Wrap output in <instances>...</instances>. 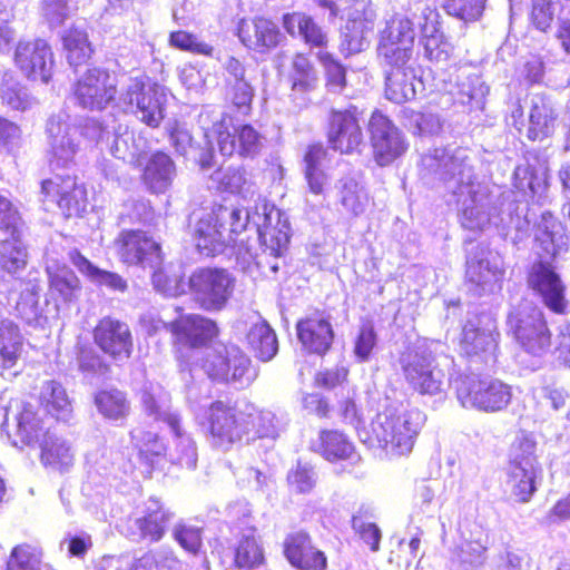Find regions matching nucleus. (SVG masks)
<instances>
[{"mask_svg": "<svg viewBox=\"0 0 570 570\" xmlns=\"http://www.w3.org/2000/svg\"><path fill=\"white\" fill-rule=\"evenodd\" d=\"M40 400L46 412L57 421L68 422L72 417L71 402L60 383L46 382L41 387Z\"/></svg>", "mask_w": 570, "mask_h": 570, "instance_id": "obj_38", "label": "nucleus"}, {"mask_svg": "<svg viewBox=\"0 0 570 570\" xmlns=\"http://www.w3.org/2000/svg\"><path fill=\"white\" fill-rule=\"evenodd\" d=\"M24 223L17 206L0 195V232L6 236H21Z\"/></svg>", "mask_w": 570, "mask_h": 570, "instance_id": "obj_51", "label": "nucleus"}, {"mask_svg": "<svg viewBox=\"0 0 570 570\" xmlns=\"http://www.w3.org/2000/svg\"><path fill=\"white\" fill-rule=\"evenodd\" d=\"M2 426L10 431L14 430V446L39 444L46 434L50 431L46 430L42 421L38 417L31 404L16 400L4 410V420Z\"/></svg>", "mask_w": 570, "mask_h": 570, "instance_id": "obj_20", "label": "nucleus"}, {"mask_svg": "<svg viewBox=\"0 0 570 570\" xmlns=\"http://www.w3.org/2000/svg\"><path fill=\"white\" fill-rule=\"evenodd\" d=\"M414 38H381L377 46L379 56L391 69L407 68L412 56Z\"/></svg>", "mask_w": 570, "mask_h": 570, "instance_id": "obj_40", "label": "nucleus"}, {"mask_svg": "<svg viewBox=\"0 0 570 570\" xmlns=\"http://www.w3.org/2000/svg\"><path fill=\"white\" fill-rule=\"evenodd\" d=\"M374 156L380 166H385L401 156L406 145L400 130L381 111H374L368 122Z\"/></svg>", "mask_w": 570, "mask_h": 570, "instance_id": "obj_24", "label": "nucleus"}, {"mask_svg": "<svg viewBox=\"0 0 570 570\" xmlns=\"http://www.w3.org/2000/svg\"><path fill=\"white\" fill-rule=\"evenodd\" d=\"M193 237L198 252L204 256L225 254L232 234H238L253 224L261 243L269 254L278 257L289 243V223L287 216L267 203L256 206L254 213L225 205L212 210L194 213Z\"/></svg>", "mask_w": 570, "mask_h": 570, "instance_id": "obj_2", "label": "nucleus"}, {"mask_svg": "<svg viewBox=\"0 0 570 570\" xmlns=\"http://www.w3.org/2000/svg\"><path fill=\"white\" fill-rule=\"evenodd\" d=\"M287 482L292 491L296 493H308L317 482V473L307 463L298 462L287 474Z\"/></svg>", "mask_w": 570, "mask_h": 570, "instance_id": "obj_54", "label": "nucleus"}, {"mask_svg": "<svg viewBox=\"0 0 570 570\" xmlns=\"http://www.w3.org/2000/svg\"><path fill=\"white\" fill-rule=\"evenodd\" d=\"M264 560L263 549L255 535V529H247L235 551V563L238 568L253 569Z\"/></svg>", "mask_w": 570, "mask_h": 570, "instance_id": "obj_47", "label": "nucleus"}, {"mask_svg": "<svg viewBox=\"0 0 570 570\" xmlns=\"http://www.w3.org/2000/svg\"><path fill=\"white\" fill-rule=\"evenodd\" d=\"M2 101L17 110L29 107L30 100L27 89L13 79H6L1 87Z\"/></svg>", "mask_w": 570, "mask_h": 570, "instance_id": "obj_60", "label": "nucleus"}, {"mask_svg": "<svg viewBox=\"0 0 570 570\" xmlns=\"http://www.w3.org/2000/svg\"><path fill=\"white\" fill-rule=\"evenodd\" d=\"M401 363L406 382L415 391L429 395L442 391L444 373L436 366L430 351L416 347L405 354Z\"/></svg>", "mask_w": 570, "mask_h": 570, "instance_id": "obj_16", "label": "nucleus"}, {"mask_svg": "<svg viewBox=\"0 0 570 570\" xmlns=\"http://www.w3.org/2000/svg\"><path fill=\"white\" fill-rule=\"evenodd\" d=\"M442 120L439 115L433 112H412L409 120L410 129L413 134L421 136L438 135L442 129Z\"/></svg>", "mask_w": 570, "mask_h": 570, "instance_id": "obj_61", "label": "nucleus"}, {"mask_svg": "<svg viewBox=\"0 0 570 570\" xmlns=\"http://www.w3.org/2000/svg\"><path fill=\"white\" fill-rule=\"evenodd\" d=\"M420 174L426 184L443 183L456 197L461 225L465 229L483 230L493 225L503 234L515 229L519 238L528 233V197L534 196L538 181L529 165L515 167V191L498 195L488 185L475 180L471 153L465 148H435L423 155Z\"/></svg>", "mask_w": 570, "mask_h": 570, "instance_id": "obj_1", "label": "nucleus"}, {"mask_svg": "<svg viewBox=\"0 0 570 570\" xmlns=\"http://www.w3.org/2000/svg\"><path fill=\"white\" fill-rule=\"evenodd\" d=\"M250 410V403L243 407L230 405L224 401L210 403L205 412V422H203L210 445L227 451L246 438Z\"/></svg>", "mask_w": 570, "mask_h": 570, "instance_id": "obj_8", "label": "nucleus"}, {"mask_svg": "<svg viewBox=\"0 0 570 570\" xmlns=\"http://www.w3.org/2000/svg\"><path fill=\"white\" fill-rule=\"evenodd\" d=\"M173 535L179 546L187 552L197 554L202 548V529L187 522H179L174 527Z\"/></svg>", "mask_w": 570, "mask_h": 570, "instance_id": "obj_56", "label": "nucleus"}, {"mask_svg": "<svg viewBox=\"0 0 570 570\" xmlns=\"http://www.w3.org/2000/svg\"><path fill=\"white\" fill-rule=\"evenodd\" d=\"M174 513L157 498L150 497L141 509V514L128 521L127 535L132 541L158 542L164 537Z\"/></svg>", "mask_w": 570, "mask_h": 570, "instance_id": "obj_21", "label": "nucleus"}, {"mask_svg": "<svg viewBox=\"0 0 570 570\" xmlns=\"http://www.w3.org/2000/svg\"><path fill=\"white\" fill-rule=\"evenodd\" d=\"M376 343L377 336L373 325L370 323L363 324L360 327L354 341L353 352L357 362H367L371 357L374 347L376 346Z\"/></svg>", "mask_w": 570, "mask_h": 570, "instance_id": "obj_59", "label": "nucleus"}, {"mask_svg": "<svg viewBox=\"0 0 570 570\" xmlns=\"http://www.w3.org/2000/svg\"><path fill=\"white\" fill-rule=\"evenodd\" d=\"M116 244L119 257L126 264L139 265L142 268H156L161 265L160 245L145 232L125 230Z\"/></svg>", "mask_w": 570, "mask_h": 570, "instance_id": "obj_23", "label": "nucleus"}, {"mask_svg": "<svg viewBox=\"0 0 570 570\" xmlns=\"http://www.w3.org/2000/svg\"><path fill=\"white\" fill-rule=\"evenodd\" d=\"M180 356L195 360L188 373L191 379L197 371L203 370L208 377L216 381L248 384L252 380L250 361L236 345H218L196 355H184L180 352Z\"/></svg>", "mask_w": 570, "mask_h": 570, "instance_id": "obj_7", "label": "nucleus"}, {"mask_svg": "<svg viewBox=\"0 0 570 570\" xmlns=\"http://www.w3.org/2000/svg\"><path fill=\"white\" fill-rule=\"evenodd\" d=\"M537 442L529 434L515 438L509 451L507 484L518 502L531 500L542 480V468L535 455Z\"/></svg>", "mask_w": 570, "mask_h": 570, "instance_id": "obj_6", "label": "nucleus"}, {"mask_svg": "<svg viewBox=\"0 0 570 570\" xmlns=\"http://www.w3.org/2000/svg\"><path fill=\"white\" fill-rule=\"evenodd\" d=\"M46 131L51 165L68 167L79 150V127L67 112L60 111L48 119Z\"/></svg>", "mask_w": 570, "mask_h": 570, "instance_id": "obj_15", "label": "nucleus"}, {"mask_svg": "<svg viewBox=\"0 0 570 570\" xmlns=\"http://www.w3.org/2000/svg\"><path fill=\"white\" fill-rule=\"evenodd\" d=\"M204 137L208 139V142L212 138H216L220 154L227 157L234 154L253 157L262 147V137L250 125L239 126L230 132L223 118L215 121L210 129H205Z\"/></svg>", "mask_w": 570, "mask_h": 570, "instance_id": "obj_18", "label": "nucleus"}, {"mask_svg": "<svg viewBox=\"0 0 570 570\" xmlns=\"http://www.w3.org/2000/svg\"><path fill=\"white\" fill-rule=\"evenodd\" d=\"M283 27L289 36H317L320 33V28L314 19L301 11L285 13Z\"/></svg>", "mask_w": 570, "mask_h": 570, "instance_id": "obj_53", "label": "nucleus"}, {"mask_svg": "<svg viewBox=\"0 0 570 570\" xmlns=\"http://www.w3.org/2000/svg\"><path fill=\"white\" fill-rule=\"evenodd\" d=\"M14 61L29 79L45 83L51 79L53 53L45 38H22L16 46Z\"/></svg>", "mask_w": 570, "mask_h": 570, "instance_id": "obj_19", "label": "nucleus"}, {"mask_svg": "<svg viewBox=\"0 0 570 570\" xmlns=\"http://www.w3.org/2000/svg\"><path fill=\"white\" fill-rule=\"evenodd\" d=\"M176 174L171 157L164 151H156L145 165L142 181L151 193L164 194L173 185Z\"/></svg>", "mask_w": 570, "mask_h": 570, "instance_id": "obj_33", "label": "nucleus"}, {"mask_svg": "<svg viewBox=\"0 0 570 570\" xmlns=\"http://www.w3.org/2000/svg\"><path fill=\"white\" fill-rule=\"evenodd\" d=\"M39 445L41 462L45 465L60 472H65L73 465L75 451L67 440L50 432L45 435Z\"/></svg>", "mask_w": 570, "mask_h": 570, "instance_id": "obj_35", "label": "nucleus"}, {"mask_svg": "<svg viewBox=\"0 0 570 570\" xmlns=\"http://www.w3.org/2000/svg\"><path fill=\"white\" fill-rule=\"evenodd\" d=\"M489 544V530L473 522L468 533L462 532L460 544L452 550V560L460 570H480L488 560Z\"/></svg>", "mask_w": 570, "mask_h": 570, "instance_id": "obj_27", "label": "nucleus"}, {"mask_svg": "<svg viewBox=\"0 0 570 570\" xmlns=\"http://www.w3.org/2000/svg\"><path fill=\"white\" fill-rule=\"evenodd\" d=\"M41 193L57 203L66 216H80L87 209V191L71 176H55L42 181Z\"/></svg>", "mask_w": 570, "mask_h": 570, "instance_id": "obj_26", "label": "nucleus"}, {"mask_svg": "<svg viewBox=\"0 0 570 570\" xmlns=\"http://www.w3.org/2000/svg\"><path fill=\"white\" fill-rule=\"evenodd\" d=\"M69 258L70 262L78 268V271L87 276L92 283L121 293L127 289V281L124 279L119 274L98 268L79 252H70Z\"/></svg>", "mask_w": 570, "mask_h": 570, "instance_id": "obj_37", "label": "nucleus"}, {"mask_svg": "<svg viewBox=\"0 0 570 570\" xmlns=\"http://www.w3.org/2000/svg\"><path fill=\"white\" fill-rule=\"evenodd\" d=\"M425 422V415L417 409L395 412L391 409L377 413L371 423V431L379 445L392 454H409Z\"/></svg>", "mask_w": 570, "mask_h": 570, "instance_id": "obj_5", "label": "nucleus"}, {"mask_svg": "<svg viewBox=\"0 0 570 570\" xmlns=\"http://www.w3.org/2000/svg\"><path fill=\"white\" fill-rule=\"evenodd\" d=\"M39 558L29 546L16 547L7 562V570H38Z\"/></svg>", "mask_w": 570, "mask_h": 570, "instance_id": "obj_62", "label": "nucleus"}, {"mask_svg": "<svg viewBox=\"0 0 570 570\" xmlns=\"http://www.w3.org/2000/svg\"><path fill=\"white\" fill-rule=\"evenodd\" d=\"M144 149L145 142L140 137L136 138L134 132L127 129L116 132L110 146V153L114 157L129 164L138 163Z\"/></svg>", "mask_w": 570, "mask_h": 570, "instance_id": "obj_48", "label": "nucleus"}, {"mask_svg": "<svg viewBox=\"0 0 570 570\" xmlns=\"http://www.w3.org/2000/svg\"><path fill=\"white\" fill-rule=\"evenodd\" d=\"M66 58L73 68L86 63L92 52V46L88 38H62Z\"/></svg>", "mask_w": 570, "mask_h": 570, "instance_id": "obj_57", "label": "nucleus"}, {"mask_svg": "<svg viewBox=\"0 0 570 570\" xmlns=\"http://www.w3.org/2000/svg\"><path fill=\"white\" fill-rule=\"evenodd\" d=\"M385 86L386 98L395 104L412 100L424 91L423 80L412 67L387 71Z\"/></svg>", "mask_w": 570, "mask_h": 570, "instance_id": "obj_32", "label": "nucleus"}, {"mask_svg": "<svg viewBox=\"0 0 570 570\" xmlns=\"http://www.w3.org/2000/svg\"><path fill=\"white\" fill-rule=\"evenodd\" d=\"M336 188L342 206L354 216L364 213L368 197L363 185L354 176H346L338 180Z\"/></svg>", "mask_w": 570, "mask_h": 570, "instance_id": "obj_42", "label": "nucleus"}, {"mask_svg": "<svg viewBox=\"0 0 570 570\" xmlns=\"http://www.w3.org/2000/svg\"><path fill=\"white\" fill-rule=\"evenodd\" d=\"M189 288L195 302L205 311L223 309L235 288V278L224 268H196L189 277Z\"/></svg>", "mask_w": 570, "mask_h": 570, "instance_id": "obj_13", "label": "nucleus"}, {"mask_svg": "<svg viewBox=\"0 0 570 570\" xmlns=\"http://www.w3.org/2000/svg\"><path fill=\"white\" fill-rule=\"evenodd\" d=\"M500 333L495 318L489 313L469 317L463 325L460 351L472 363L497 361Z\"/></svg>", "mask_w": 570, "mask_h": 570, "instance_id": "obj_12", "label": "nucleus"}, {"mask_svg": "<svg viewBox=\"0 0 570 570\" xmlns=\"http://www.w3.org/2000/svg\"><path fill=\"white\" fill-rule=\"evenodd\" d=\"M507 332L531 355L542 356L551 348V333L543 312L529 302H523L509 312Z\"/></svg>", "mask_w": 570, "mask_h": 570, "instance_id": "obj_10", "label": "nucleus"}, {"mask_svg": "<svg viewBox=\"0 0 570 570\" xmlns=\"http://www.w3.org/2000/svg\"><path fill=\"white\" fill-rule=\"evenodd\" d=\"M503 277V261L498 254L481 247L469 254L466 281L473 295L483 296L500 291Z\"/></svg>", "mask_w": 570, "mask_h": 570, "instance_id": "obj_14", "label": "nucleus"}, {"mask_svg": "<svg viewBox=\"0 0 570 570\" xmlns=\"http://www.w3.org/2000/svg\"><path fill=\"white\" fill-rule=\"evenodd\" d=\"M49 282V291L53 298L63 303L72 302L80 292V282L75 272L67 265L58 263L48 264L46 267Z\"/></svg>", "mask_w": 570, "mask_h": 570, "instance_id": "obj_34", "label": "nucleus"}, {"mask_svg": "<svg viewBox=\"0 0 570 570\" xmlns=\"http://www.w3.org/2000/svg\"><path fill=\"white\" fill-rule=\"evenodd\" d=\"M77 362L79 370L85 374L104 375L108 371V365L90 346H79Z\"/></svg>", "mask_w": 570, "mask_h": 570, "instance_id": "obj_63", "label": "nucleus"}, {"mask_svg": "<svg viewBox=\"0 0 570 570\" xmlns=\"http://www.w3.org/2000/svg\"><path fill=\"white\" fill-rule=\"evenodd\" d=\"M175 344L187 348L190 355L199 354L198 347L205 346L218 334L216 323L198 314L180 315L168 324Z\"/></svg>", "mask_w": 570, "mask_h": 570, "instance_id": "obj_22", "label": "nucleus"}, {"mask_svg": "<svg viewBox=\"0 0 570 570\" xmlns=\"http://www.w3.org/2000/svg\"><path fill=\"white\" fill-rule=\"evenodd\" d=\"M325 157V150L322 146H309L304 156V174L308 189L314 195H322L327 184V175L321 167Z\"/></svg>", "mask_w": 570, "mask_h": 570, "instance_id": "obj_44", "label": "nucleus"}, {"mask_svg": "<svg viewBox=\"0 0 570 570\" xmlns=\"http://www.w3.org/2000/svg\"><path fill=\"white\" fill-rule=\"evenodd\" d=\"M116 81L108 70L88 69L72 86L73 98L81 108L102 110L115 98Z\"/></svg>", "mask_w": 570, "mask_h": 570, "instance_id": "obj_17", "label": "nucleus"}, {"mask_svg": "<svg viewBox=\"0 0 570 570\" xmlns=\"http://www.w3.org/2000/svg\"><path fill=\"white\" fill-rule=\"evenodd\" d=\"M223 190L247 197L253 194L252 183L242 168H228L216 178Z\"/></svg>", "mask_w": 570, "mask_h": 570, "instance_id": "obj_55", "label": "nucleus"}, {"mask_svg": "<svg viewBox=\"0 0 570 570\" xmlns=\"http://www.w3.org/2000/svg\"><path fill=\"white\" fill-rule=\"evenodd\" d=\"M248 435H246L247 440L258 439H276L282 429V422L269 410H258L254 404H252L250 415L248 417Z\"/></svg>", "mask_w": 570, "mask_h": 570, "instance_id": "obj_41", "label": "nucleus"}, {"mask_svg": "<svg viewBox=\"0 0 570 570\" xmlns=\"http://www.w3.org/2000/svg\"><path fill=\"white\" fill-rule=\"evenodd\" d=\"M445 11L465 22L479 20L485 8V0H444Z\"/></svg>", "mask_w": 570, "mask_h": 570, "instance_id": "obj_52", "label": "nucleus"}, {"mask_svg": "<svg viewBox=\"0 0 570 570\" xmlns=\"http://www.w3.org/2000/svg\"><path fill=\"white\" fill-rule=\"evenodd\" d=\"M297 337L309 353L324 355L334 340L331 316L325 311H315L296 325Z\"/></svg>", "mask_w": 570, "mask_h": 570, "instance_id": "obj_29", "label": "nucleus"}, {"mask_svg": "<svg viewBox=\"0 0 570 570\" xmlns=\"http://www.w3.org/2000/svg\"><path fill=\"white\" fill-rule=\"evenodd\" d=\"M94 338L101 351L112 358L122 361L130 357L132 338L126 323L106 316L96 325Z\"/></svg>", "mask_w": 570, "mask_h": 570, "instance_id": "obj_28", "label": "nucleus"}, {"mask_svg": "<svg viewBox=\"0 0 570 570\" xmlns=\"http://www.w3.org/2000/svg\"><path fill=\"white\" fill-rule=\"evenodd\" d=\"M556 120V111L549 99L544 96H534L532 98L530 111L529 138L535 140L547 137Z\"/></svg>", "mask_w": 570, "mask_h": 570, "instance_id": "obj_39", "label": "nucleus"}, {"mask_svg": "<svg viewBox=\"0 0 570 570\" xmlns=\"http://www.w3.org/2000/svg\"><path fill=\"white\" fill-rule=\"evenodd\" d=\"M28 263V250L21 240V236H7L0 239V293H6L12 287H21V273Z\"/></svg>", "mask_w": 570, "mask_h": 570, "instance_id": "obj_30", "label": "nucleus"}, {"mask_svg": "<svg viewBox=\"0 0 570 570\" xmlns=\"http://www.w3.org/2000/svg\"><path fill=\"white\" fill-rule=\"evenodd\" d=\"M352 528L372 551L379 550L382 534L375 523L366 521L361 515H353Z\"/></svg>", "mask_w": 570, "mask_h": 570, "instance_id": "obj_64", "label": "nucleus"}, {"mask_svg": "<svg viewBox=\"0 0 570 570\" xmlns=\"http://www.w3.org/2000/svg\"><path fill=\"white\" fill-rule=\"evenodd\" d=\"M315 548L312 544V540L308 534L304 532H297L287 537L285 541V556L292 566L302 563L312 549Z\"/></svg>", "mask_w": 570, "mask_h": 570, "instance_id": "obj_58", "label": "nucleus"}, {"mask_svg": "<svg viewBox=\"0 0 570 570\" xmlns=\"http://www.w3.org/2000/svg\"><path fill=\"white\" fill-rule=\"evenodd\" d=\"M292 89L294 91H309L316 86V72L311 65L309 60L303 56L297 55L292 63Z\"/></svg>", "mask_w": 570, "mask_h": 570, "instance_id": "obj_50", "label": "nucleus"}, {"mask_svg": "<svg viewBox=\"0 0 570 570\" xmlns=\"http://www.w3.org/2000/svg\"><path fill=\"white\" fill-rule=\"evenodd\" d=\"M456 82L453 83L450 79L441 78L442 86L436 85L438 90L444 91L453 97L454 102L461 105H469L472 109L483 108L485 96L489 94V88L481 79L473 76H456Z\"/></svg>", "mask_w": 570, "mask_h": 570, "instance_id": "obj_31", "label": "nucleus"}, {"mask_svg": "<svg viewBox=\"0 0 570 570\" xmlns=\"http://www.w3.org/2000/svg\"><path fill=\"white\" fill-rule=\"evenodd\" d=\"M23 346L18 325L9 318H0V371L16 366Z\"/></svg>", "mask_w": 570, "mask_h": 570, "instance_id": "obj_36", "label": "nucleus"}, {"mask_svg": "<svg viewBox=\"0 0 570 570\" xmlns=\"http://www.w3.org/2000/svg\"><path fill=\"white\" fill-rule=\"evenodd\" d=\"M456 399L465 409L485 413L505 410L512 400V386L499 379L476 374L459 375L453 381Z\"/></svg>", "mask_w": 570, "mask_h": 570, "instance_id": "obj_9", "label": "nucleus"}, {"mask_svg": "<svg viewBox=\"0 0 570 570\" xmlns=\"http://www.w3.org/2000/svg\"><path fill=\"white\" fill-rule=\"evenodd\" d=\"M98 411L109 420L124 419L129 412V403L125 394L116 389L101 390L95 396Z\"/></svg>", "mask_w": 570, "mask_h": 570, "instance_id": "obj_46", "label": "nucleus"}, {"mask_svg": "<svg viewBox=\"0 0 570 570\" xmlns=\"http://www.w3.org/2000/svg\"><path fill=\"white\" fill-rule=\"evenodd\" d=\"M328 145L341 154H352L363 142V132L357 119V108L332 110L327 130Z\"/></svg>", "mask_w": 570, "mask_h": 570, "instance_id": "obj_25", "label": "nucleus"}, {"mask_svg": "<svg viewBox=\"0 0 570 570\" xmlns=\"http://www.w3.org/2000/svg\"><path fill=\"white\" fill-rule=\"evenodd\" d=\"M21 292L16 302V311L28 324L38 322L41 309L39 306V287L31 283H23Z\"/></svg>", "mask_w": 570, "mask_h": 570, "instance_id": "obj_49", "label": "nucleus"}, {"mask_svg": "<svg viewBox=\"0 0 570 570\" xmlns=\"http://www.w3.org/2000/svg\"><path fill=\"white\" fill-rule=\"evenodd\" d=\"M120 100L137 118L151 128L159 127L165 117L166 96L161 86L144 73L130 76L122 85Z\"/></svg>", "mask_w": 570, "mask_h": 570, "instance_id": "obj_11", "label": "nucleus"}, {"mask_svg": "<svg viewBox=\"0 0 570 570\" xmlns=\"http://www.w3.org/2000/svg\"><path fill=\"white\" fill-rule=\"evenodd\" d=\"M141 402L146 414L156 422L166 423L174 433V449L170 461L181 468H196L198 453L195 441L180 428V417L170 410V396L159 385H150L142 392Z\"/></svg>", "mask_w": 570, "mask_h": 570, "instance_id": "obj_4", "label": "nucleus"}, {"mask_svg": "<svg viewBox=\"0 0 570 570\" xmlns=\"http://www.w3.org/2000/svg\"><path fill=\"white\" fill-rule=\"evenodd\" d=\"M559 227L556 218L546 212L537 226L535 242L542 249L541 259L534 262L528 273V285L551 312L564 314L568 308L566 285L554 266L543 256L553 257L557 254L556 228Z\"/></svg>", "mask_w": 570, "mask_h": 570, "instance_id": "obj_3", "label": "nucleus"}, {"mask_svg": "<svg viewBox=\"0 0 570 570\" xmlns=\"http://www.w3.org/2000/svg\"><path fill=\"white\" fill-rule=\"evenodd\" d=\"M354 451L347 438L337 431H323L320 434L318 452L327 461L350 459Z\"/></svg>", "mask_w": 570, "mask_h": 570, "instance_id": "obj_45", "label": "nucleus"}, {"mask_svg": "<svg viewBox=\"0 0 570 570\" xmlns=\"http://www.w3.org/2000/svg\"><path fill=\"white\" fill-rule=\"evenodd\" d=\"M247 341L255 355L264 362L272 360L278 351L275 332L266 322L254 324L247 334Z\"/></svg>", "mask_w": 570, "mask_h": 570, "instance_id": "obj_43", "label": "nucleus"}]
</instances>
